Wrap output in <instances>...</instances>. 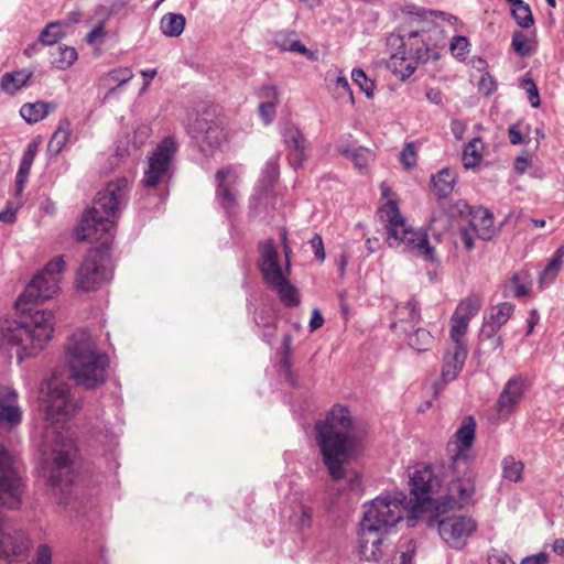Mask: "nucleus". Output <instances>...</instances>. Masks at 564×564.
<instances>
[{"mask_svg": "<svg viewBox=\"0 0 564 564\" xmlns=\"http://www.w3.org/2000/svg\"><path fill=\"white\" fill-rule=\"evenodd\" d=\"M65 261L62 257L50 261L25 286L20 301L39 302L52 299L59 291Z\"/></svg>", "mask_w": 564, "mask_h": 564, "instance_id": "f8f14e48", "label": "nucleus"}, {"mask_svg": "<svg viewBox=\"0 0 564 564\" xmlns=\"http://www.w3.org/2000/svg\"><path fill=\"white\" fill-rule=\"evenodd\" d=\"M64 35L63 24L61 22H51L41 32L39 41L44 45H54Z\"/></svg>", "mask_w": 564, "mask_h": 564, "instance_id": "79ce46f5", "label": "nucleus"}, {"mask_svg": "<svg viewBox=\"0 0 564 564\" xmlns=\"http://www.w3.org/2000/svg\"><path fill=\"white\" fill-rule=\"evenodd\" d=\"M315 431L316 443L329 476L336 481L343 479L346 476V464L360 447L349 410L334 405L324 420L316 422Z\"/></svg>", "mask_w": 564, "mask_h": 564, "instance_id": "7ed1b4c3", "label": "nucleus"}, {"mask_svg": "<svg viewBox=\"0 0 564 564\" xmlns=\"http://www.w3.org/2000/svg\"><path fill=\"white\" fill-rule=\"evenodd\" d=\"M72 124L68 119H62L48 142V151L58 154L68 142L72 134Z\"/></svg>", "mask_w": 564, "mask_h": 564, "instance_id": "c9c22d12", "label": "nucleus"}, {"mask_svg": "<svg viewBox=\"0 0 564 564\" xmlns=\"http://www.w3.org/2000/svg\"><path fill=\"white\" fill-rule=\"evenodd\" d=\"M339 152L349 159L360 171L373 160V153L364 147L340 145Z\"/></svg>", "mask_w": 564, "mask_h": 564, "instance_id": "f704fd0d", "label": "nucleus"}, {"mask_svg": "<svg viewBox=\"0 0 564 564\" xmlns=\"http://www.w3.org/2000/svg\"><path fill=\"white\" fill-rule=\"evenodd\" d=\"M351 78L368 98L373 96L375 83L367 77L366 73L361 68H355L351 72Z\"/></svg>", "mask_w": 564, "mask_h": 564, "instance_id": "de8ad7c7", "label": "nucleus"}, {"mask_svg": "<svg viewBox=\"0 0 564 564\" xmlns=\"http://www.w3.org/2000/svg\"><path fill=\"white\" fill-rule=\"evenodd\" d=\"M401 554H400V564H412V560L415 553V543L412 540H408L402 545Z\"/></svg>", "mask_w": 564, "mask_h": 564, "instance_id": "680f3d73", "label": "nucleus"}, {"mask_svg": "<svg viewBox=\"0 0 564 564\" xmlns=\"http://www.w3.org/2000/svg\"><path fill=\"white\" fill-rule=\"evenodd\" d=\"M482 306V299L480 295L471 293L465 299L460 300L456 306L454 316L460 317L465 322L469 323L480 311Z\"/></svg>", "mask_w": 564, "mask_h": 564, "instance_id": "cd10ccee", "label": "nucleus"}, {"mask_svg": "<svg viewBox=\"0 0 564 564\" xmlns=\"http://www.w3.org/2000/svg\"><path fill=\"white\" fill-rule=\"evenodd\" d=\"M512 47L521 56L530 54V45L527 36L522 32H514L512 36Z\"/></svg>", "mask_w": 564, "mask_h": 564, "instance_id": "6e6d98bb", "label": "nucleus"}, {"mask_svg": "<svg viewBox=\"0 0 564 564\" xmlns=\"http://www.w3.org/2000/svg\"><path fill=\"white\" fill-rule=\"evenodd\" d=\"M106 37L105 21L98 22L86 35L85 41L89 45L101 44Z\"/></svg>", "mask_w": 564, "mask_h": 564, "instance_id": "4d7b16f0", "label": "nucleus"}, {"mask_svg": "<svg viewBox=\"0 0 564 564\" xmlns=\"http://www.w3.org/2000/svg\"><path fill=\"white\" fill-rule=\"evenodd\" d=\"M470 226L473 231L482 240H489L494 235V217L487 209L473 215Z\"/></svg>", "mask_w": 564, "mask_h": 564, "instance_id": "a878e982", "label": "nucleus"}, {"mask_svg": "<svg viewBox=\"0 0 564 564\" xmlns=\"http://www.w3.org/2000/svg\"><path fill=\"white\" fill-rule=\"evenodd\" d=\"M187 131L193 139L212 148L220 145L225 140V133L219 123L209 119L207 115H197L188 123Z\"/></svg>", "mask_w": 564, "mask_h": 564, "instance_id": "a211bd4d", "label": "nucleus"}, {"mask_svg": "<svg viewBox=\"0 0 564 564\" xmlns=\"http://www.w3.org/2000/svg\"><path fill=\"white\" fill-rule=\"evenodd\" d=\"M388 534L375 528H368L360 523L359 553L360 556L370 562H379L383 556L384 535Z\"/></svg>", "mask_w": 564, "mask_h": 564, "instance_id": "412c9836", "label": "nucleus"}, {"mask_svg": "<svg viewBox=\"0 0 564 564\" xmlns=\"http://www.w3.org/2000/svg\"><path fill=\"white\" fill-rule=\"evenodd\" d=\"M441 486L438 477L429 465H417L410 475L411 494L415 497V502L409 509L410 520H420L424 518L425 512L431 507V495L436 492Z\"/></svg>", "mask_w": 564, "mask_h": 564, "instance_id": "9d476101", "label": "nucleus"}, {"mask_svg": "<svg viewBox=\"0 0 564 564\" xmlns=\"http://www.w3.org/2000/svg\"><path fill=\"white\" fill-rule=\"evenodd\" d=\"M52 65L57 69H68L78 58L75 47L67 45H59L51 52Z\"/></svg>", "mask_w": 564, "mask_h": 564, "instance_id": "7c9ffc66", "label": "nucleus"}, {"mask_svg": "<svg viewBox=\"0 0 564 564\" xmlns=\"http://www.w3.org/2000/svg\"><path fill=\"white\" fill-rule=\"evenodd\" d=\"M476 528V522L469 517H452L438 522L440 535L448 545L456 549L465 545Z\"/></svg>", "mask_w": 564, "mask_h": 564, "instance_id": "f3484780", "label": "nucleus"}, {"mask_svg": "<svg viewBox=\"0 0 564 564\" xmlns=\"http://www.w3.org/2000/svg\"><path fill=\"white\" fill-rule=\"evenodd\" d=\"M530 291V283L527 280V275L522 273H516L511 276L506 285L505 292L516 297L525 296Z\"/></svg>", "mask_w": 564, "mask_h": 564, "instance_id": "ea45409f", "label": "nucleus"}, {"mask_svg": "<svg viewBox=\"0 0 564 564\" xmlns=\"http://www.w3.org/2000/svg\"><path fill=\"white\" fill-rule=\"evenodd\" d=\"M216 178V199L226 214L230 215L236 212L238 200V181L239 174L234 167H225L218 170Z\"/></svg>", "mask_w": 564, "mask_h": 564, "instance_id": "dca6fc26", "label": "nucleus"}, {"mask_svg": "<svg viewBox=\"0 0 564 564\" xmlns=\"http://www.w3.org/2000/svg\"><path fill=\"white\" fill-rule=\"evenodd\" d=\"M23 411L18 392L8 386L0 387V426L11 431L22 422Z\"/></svg>", "mask_w": 564, "mask_h": 564, "instance_id": "6ab92c4d", "label": "nucleus"}, {"mask_svg": "<svg viewBox=\"0 0 564 564\" xmlns=\"http://www.w3.org/2000/svg\"><path fill=\"white\" fill-rule=\"evenodd\" d=\"M313 511L310 507L300 506V517L297 520V525L301 530L308 529L312 523Z\"/></svg>", "mask_w": 564, "mask_h": 564, "instance_id": "0e129e2a", "label": "nucleus"}, {"mask_svg": "<svg viewBox=\"0 0 564 564\" xmlns=\"http://www.w3.org/2000/svg\"><path fill=\"white\" fill-rule=\"evenodd\" d=\"M523 392L524 382L520 377L509 379L498 398V411L503 414H510L521 401Z\"/></svg>", "mask_w": 564, "mask_h": 564, "instance_id": "b1692460", "label": "nucleus"}, {"mask_svg": "<svg viewBox=\"0 0 564 564\" xmlns=\"http://www.w3.org/2000/svg\"><path fill=\"white\" fill-rule=\"evenodd\" d=\"M482 142L480 138H474L464 148L462 161L466 169H473L479 164L482 158Z\"/></svg>", "mask_w": 564, "mask_h": 564, "instance_id": "e433bc0d", "label": "nucleus"}, {"mask_svg": "<svg viewBox=\"0 0 564 564\" xmlns=\"http://www.w3.org/2000/svg\"><path fill=\"white\" fill-rule=\"evenodd\" d=\"M53 551L47 544H39L28 564H52Z\"/></svg>", "mask_w": 564, "mask_h": 564, "instance_id": "8fccbe9b", "label": "nucleus"}, {"mask_svg": "<svg viewBox=\"0 0 564 564\" xmlns=\"http://www.w3.org/2000/svg\"><path fill=\"white\" fill-rule=\"evenodd\" d=\"M432 182L436 195L440 198L447 197L454 189L456 175L454 171L449 169H443L435 176H433Z\"/></svg>", "mask_w": 564, "mask_h": 564, "instance_id": "473e14b6", "label": "nucleus"}, {"mask_svg": "<svg viewBox=\"0 0 564 564\" xmlns=\"http://www.w3.org/2000/svg\"><path fill=\"white\" fill-rule=\"evenodd\" d=\"M311 247L314 251V254L316 259L319 261H324L325 259V251H324V243L323 239L318 234H315L314 237L310 240Z\"/></svg>", "mask_w": 564, "mask_h": 564, "instance_id": "338daca9", "label": "nucleus"}, {"mask_svg": "<svg viewBox=\"0 0 564 564\" xmlns=\"http://www.w3.org/2000/svg\"><path fill=\"white\" fill-rule=\"evenodd\" d=\"M451 481L447 487L446 498L449 506L459 509L475 502L477 474L471 463H449Z\"/></svg>", "mask_w": 564, "mask_h": 564, "instance_id": "9b49d317", "label": "nucleus"}, {"mask_svg": "<svg viewBox=\"0 0 564 564\" xmlns=\"http://www.w3.org/2000/svg\"><path fill=\"white\" fill-rule=\"evenodd\" d=\"M130 0H112L108 8L105 10L106 19L111 18H126L129 14Z\"/></svg>", "mask_w": 564, "mask_h": 564, "instance_id": "09e8293b", "label": "nucleus"}, {"mask_svg": "<svg viewBox=\"0 0 564 564\" xmlns=\"http://www.w3.org/2000/svg\"><path fill=\"white\" fill-rule=\"evenodd\" d=\"M276 106L270 102L261 101L259 105V116L265 126L273 122L276 116Z\"/></svg>", "mask_w": 564, "mask_h": 564, "instance_id": "bf43d9fd", "label": "nucleus"}, {"mask_svg": "<svg viewBox=\"0 0 564 564\" xmlns=\"http://www.w3.org/2000/svg\"><path fill=\"white\" fill-rule=\"evenodd\" d=\"M451 329H449V345H466L464 337L467 333L469 323L465 322L460 317L452 315L451 317Z\"/></svg>", "mask_w": 564, "mask_h": 564, "instance_id": "c03bdc74", "label": "nucleus"}, {"mask_svg": "<svg viewBox=\"0 0 564 564\" xmlns=\"http://www.w3.org/2000/svg\"><path fill=\"white\" fill-rule=\"evenodd\" d=\"M467 358L466 345H448L442 362L441 382L443 386L454 381L462 371Z\"/></svg>", "mask_w": 564, "mask_h": 564, "instance_id": "4be33fe9", "label": "nucleus"}, {"mask_svg": "<svg viewBox=\"0 0 564 564\" xmlns=\"http://www.w3.org/2000/svg\"><path fill=\"white\" fill-rule=\"evenodd\" d=\"M279 176V163L278 158H271L267 161L261 178V185L265 191H269L273 183L276 181Z\"/></svg>", "mask_w": 564, "mask_h": 564, "instance_id": "a18cd8bd", "label": "nucleus"}, {"mask_svg": "<svg viewBox=\"0 0 564 564\" xmlns=\"http://www.w3.org/2000/svg\"><path fill=\"white\" fill-rule=\"evenodd\" d=\"M54 109V104L36 101L32 104H24L20 109V115L29 123H36L44 119Z\"/></svg>", "mask_w": 564, "mask_h": 564, "instance_id": "c85d7f7f", "label": "nucleus"}, {"mask_svg": "<svg viewBox=\"0 0 564 564\" xmlns=\"http://www.w3.org/2000/svg\"><path fill=\"white\" fill-rule=\"evenodd\" d=\"M479 90L485 95H490L496 90V82L489 74H484L478 84Z\"/></svg>", "mask_w": 564, "mask_h": 564, "instance_id": "69168bd1", "label": "nucleus"}, {"mask_svg": "<svg viewBox=\"0 0 564 564\" xmlns=\"http://www.w3.org/2000/svg\"><path fill=\"white\" fill-rule=\"evenodd\" d=\"M129 181L126 177L109 182L97 194L94 205L86 210L76 230L78 240H93L100 246L88 250L77 273V289L89 292L111 279L109 247L115 236L116 218L128 202Z\"/></svg>", "mask_w": 564, "mask_h": 564, "instance_id": "f03ea898", "label": "nucleus"}, {"mask_svg": "<svg viewBox=\"0 0 564 564\" xmlns=\"http://www.w3.org/2000/svg\"><path fill=\"white\" fill-rule=\"evenodd\" d=\"M178 149L174 137H165L149 156V165L144 171L142 184L145 187H155L167 182L172 176V161Z\"/></svg>", "mask_w": 564, "mask_h": 564, "instance_id": "ddd939ff", "label": "nucleus"}, {"mask_svg": "<svg viewBox=\"0 0 564 564\" xmlns=\"http://www.w3.org/2000/svg\"><path fill=\"white\" fill-rule=\"evenodd\" d=\"M23 200L9 202L4 210L0 212V221L13 224L17 220V212L22 206Z\"/></svg>", "mask_w": 564, "mask_h": 564, "instance_id": "5fc2aeb1", "label": "nucleus"}, {"mask_svg": "<svg viewBox=\"0 0 564 564\" xmlns=\"http://www.w3.org/2000/svg\"><path fill=\"white\" fill-rule=\"evenodd\" d=\"M400 160L406 169L413 167L416 164V150L414 143L410 142L405 144L400 153Z\"/></svg>", "mask_w": 564, "mask_h": 564, "instance_id": "13d9d810", "label": "nucleus"}, {"mask_svg": "<svg viewBox=\"0 0 564 564\" xmlns=\"http://www.w3.org/2000/svg\"><path fill=\"white\" fill-rule=\"evenodd\" d=\"M283 143L288 150V159L294 167H300L306 160L308 142L302 131L293 123H285L281 128Z\"/></svg>", "mask_w": 564, "mask_h": 564, "instance_id": "aec40b11", "label": "nucleus"}, {"mask_svg": "<svg viewBox=\"0 0 564 564\" xmlns=\"http://www.w3.org/2000/svg\"><path fill=\"white\" fill-rule=\"evenodd\" d=\"M500 327L492 323L489 318L484 317L482 326L479 333V338L481 340L491 339L497 336Z\"/></svg>", "mask_w": 564, "mask_h": 564, "instance_id": "052dcab7", "label": "nucleus"}, {"mask_svg": "<svg viewBox=\"0 0 564 564\" xmlns=\"http://www.w3.org/2000/svg\"><path fill=\"white\" fill-rule=\"evenodd\" d=\"M31 546V540L25 532L6 531L4 523L0 530V557L11 558L23 555Z\"/></svg>", "mask_w": 564, "mask_h": 564, "instance_id": "5701e85b", "label": "nucleus"}, {"mask_svg": "<svg viewBox=\"0 0 564 564\" xmlns=\"http://www.w3.org/2000/svg\"><path fill=\"white\" fill-rule=\"evenodd\" d=\"M521 87L527 91L530 105L533 108H538L540 106V96L533 79L529 77L523 78L521 82Z\"/></svg>", "mask_w": 564, "mask_h": 564, "instance_id": "603ef678", "label": "nucleus"}, {"mask_svg": "<svg viewBox=\"0 0 564 564\" xmlns=\"http://www.w3.org/2000/svg\"><path fill=\"white\" fill-rule=\"evenodd\" d=\"M40 405L47 422L40 447L44 474L53 489L59 490V503L67 505L76 447L64 424L77 413L80 403L68 382L54 373L41 386Z\"/></svg>", "mask_w": 564, "mask_h": 564, "instance_id": "f257e3e1", "label": "nucleus"}, {"mask_svg": "<svg viewBox=\"0 0 564 564\" xmlns=\"http://www.w3.org/2000/svg\"><path fill=\"white\" fill-rule=\"evenodd\" d=\"M468 47V40L460 35L454 36L449 45L452 54L459 59H464L466 57L469 52Z\"/></svg>", "mask_w": 564, "mask_h": 564, "instance_id": "3c124183", "label": "nucleus"}, {"mask_svg": "<svg viewBox=\"0 0 564 564\" xmlns=\"http://www.w3.org/2000/svg\"><path fill=\"white\" fill-rule=\"evenodd\" d=\"M185 17L181 13H166L162 17L160 29L165 36L177 37L185 29Z\"/></svg>", "mask_w": 564, "mask_h": 564, "instance_id": "2f4dec72", "label": "nucleus"}, {"mask_svg": "<svg viewBox=\"0 0 564 564\" xmlns=\"http://www.w3.org/2000/svg\"><path fill=\"white\" fill-rule=\"evenodd\" d=\"M395 314L400 322L416 324L420 321V311L414 300L408 301L405 304L395 307Z\"/></svg>", "mask_w": 564, "mask_h": 564, "instance_id": "37998d69", "label": "nucleus"}, {"mask_svg": "<svg viewBox=\"0 0 564 564\" xmlns=\"http://www.w3.org/2000/svg\"><path fill=\"white\" fill-rule=\"evenodd\" d=\"M32 75V72L25 69L6 73L1 78V89L9 95H14L26 85Z\"/></svg>", "mask_w": 564, "mask_h": 564, "instance_id": "c756f323", "label": "nucleus"}, {"mask_svg": "<svg viewBox=\"0 0 564 564\" xmlns=\"http://www.w3.org/2000/svg\"><path fill=\"white\" fill-rule=\"evenodd\" d=\"M274 43L282 51L305 55L311 61L317 59V53L307 50L305 45L296 39L294 32L278 33L274 37Z\"/></svg>", "mask_w": 564, "mask_h": 564, "instance_id": "393cba45", "label": "nucleus"}, {"mask_svg": "<svg viewBox=\"0 0 564 564\" xmlns=\"http://www.w3.org/2000/svg\"><path fill=\"white\" fill-rule=\"evenodd\" d=\"M564 259V245H561L549 260L544 270L540 273L539 284L543 288L551 284L558 275Z\"/></svg>", "mask_w": 564, "mask_h": 564, "instance_id": "bb28decb", "label": "nucleus"}, {"mask_svg": "<svg viewBox=\"0 0 564 564\" xmlns=\"http://www.w3.org/2000/svg\"><path fill=\"white\" fill-rule=\"evenodd\" d=\"M410 507L403 491H384L364 506L361 523L389 533L406 516L408 525L413 527L416 520L409 519Z\"/></svg>", "mask_w": 564, "mask_h": 564, "instance_id": "6e6552de", "label": "nucleus"}, {"mask_svg": "<svg viewBox=\"0 0 564 564\" xmlns=\"http://www.w3.org/2000/svg\"><path fill=\"white\" fill-rule=\"evenodd\" d=\"M512 15L517 23L522 28H529L533 24V15L529 4L523 1L512 6Z\"/></svg>", "mask_w": 564, "mask_h": 564, "instance_id": "49530a36", "label": "nucleus"}, {"mask_svg": "<svg viewBox=\"0 0 564 564\" xmlns=\"http://www.w3.org/2000/svg\"><path fill=\"white\" fill-rule=\"evenodd\" d=\"M476 421L473 416H465L460 426L447 443L449 463H471V446L475 441Z\"/></svg>", "mask_w": 564, "mask_h": 564, "instance_id": "2eb2a0df", "label": "nucleus"}, {"mask_svg": "<svg viewBox=\"0 0 564 564\" xmlns=\"http://www.w3.org/2000/svg\"><path fill=\"white\" fill-rule=\"evenodd\" d=\"M282 243L285 256L286 272H283L279 264V258L275 248L271 241L261 242L260 249V271L264 282L275 291L281 302L289 307L297 306L301 302L297 289L292 285L288 275L290 274V262L292 249L288 245L286 234H282Z\"/></svg>", "mask_w": 564, "mask_h": 564, "instance_id": "0eeeda50", "label": "nucleus"}, {"mask_svg": "<svg viewBox=\"0 0 564 564\" xmlns=\"http://www.w3.org/2000/svg\"><path fill=\"white\" fill-rule=\"evenodd\" d=\"M23 482L12 455L0 445V502L8 509H18L22 502Z\"/></svg>", "mask_w": 564, "mask_h": 564, "instance_id": "4468645a", "label": "nucleus"}, {"mask_svg": "<svg viewBox=\"0 0 564 564\" xmlns=\"http://www.w3.org/2000/svg\"><path fill=\"white\" fill-rule=\"evenodd\" d=\"M381 198L384 203L377 215L386 229V243L393 249H402L425 260L434 259V249L430 246L427 235L408 224L399 209L397 194L386 184H380Z\"/></svg>", "mask_w": 564, "mask_h": 564, "instance_id": "20e7f679", "label": "nucleus"}, {"mask_svg": "<svg viewBox=\"0 0 564 564\" xmlns=\"http://www.w3.org/2000/svg\"><path fill=\"white\" fill-rule=\"evenodd\" d=\"M66 361L69 377L78 386L93 389L106 381L108 357L99 351L89 330L78 329L72 334L66 344Z\"/></svg>", "mask_w": 564, "mask_h": 564, "instance_id": "423d86ee", "label": "nucleus"}, {"mask_svg": "<svg viewBox=\"0 0 564 564\" xmlns=\"http://www.w3.org/2000/svg\"><path fill=\"white\" fill-rule=\"evenodd\" d=\"M388 45L391 48L397 47V51L391 53L387 67L401 80L409 78L419 63L427 59V48L417 31L408 35L391 34Z\"/></svg>", "mask_w": 564, "mask_h": 564, "instance_id": "1a4fd4ad", "label": "nucleus"}, {"mask_svg": "<svg viewBox=\"0 0 564 564\" xmlns=\"http://www.w3.org/2000/svg\"><path fill=\"white\" fill-rule=\"evenodd\" d=\"M54 326L53 311L29 308L19 321L0 322V348L17 346L24 356H32L52 339Z\"/></svg>", "mask_w": 564, "mask_h": 564, "instance_id": "39448f33", "label": "nucleus"}, {"mask_svg": "<svg viewBox=\"0 0 564 564\" xmlns=\"http://www.w3.org/2000/svg\"><path fill=\"white\" fill-rule=\"evenodd\" d=\"M488 564H516V562L507 553L494 551L488 555Z\"/></svg>", "mask_w": 564, "mask_h": 564, "instance_id": "774afa93", "label": "nucleus"}, {"mask_svg": "<svg viewBox=\"0 0 564 564\" xmlns=\"http://www.w3.org/2000/svg\"><path fill=\"white\" fill-rule=\"evenodd\" d=\"M502 477L509 481L519 482L522 480L524 465L513 456L508 455L501 460Z\"/></svg>", "mask_w": 564, "mask_h": 564, "instance_id": "4c0bfd02", "label": "nucleus"}, {"mask_svg": "<svg viewBox=\"0 0 564 564\" xmlns=\"http://www.w3.org/2000/svg\"><path fill=\"white\" fill-rule=\"evenodd\" d=\"M404 13L412 17L415 20H427L429 15H434L435 12L427 11L423 8L415 7V6H406L404 8Z\"/></svg>", "mask_w": 564, "mask_h": 564, "instance_id": "e2e57ef3", "label": "nucleus"}, {"mask_svg": "<svg viewBox=\"0 0 564 564\" xmlns=\"http://www.w3.org/2000/svg\"><path fill=\"white\" fill-rule=\"evenodd\" d=\"M132 77L133 73L129 67H118L105 74L100 78V83L109 89V93H113L118 87L130 82Z\"/></svg>", "mask_w": 564, "mask_h": 564, "instance_id": "72a5a7b5", "label": "nucleus"}, {"mask_svg": "<svg viewBox=\"0 0 564 564\" xmlns=\"http://www.w3.org/2000/svg\"><path fill=\"white\" fill-rule=\"evenodd\" d=\"M433 344V336L424 328H417L409 336V345L417 352L426 351Z\"/></svg>", "mask_w": 564, "mask_h": 564, "instance_id": "a19ab883", "label": "nucleus"}, {"mask_svg": "<svg viewBox=\"0 0 564 564\" xmlns=\"http://www.w3.org/2000/svg\"><path fill=\"white\" fill-rule=\"evenodd\" d=\"M259 97L263 102H270L273 105H279L280 102L279 89L272 84L263 85L259 90Z\"/></svg>", "mask_w": 564, "mask_h": 564, "instance_id": "864d4df0", "label": "nucleus"}, {"mask_svg": "<svg viewBox=\"0 0 564 564\" xmlns=\"http://www.w3.org/2000/svg\"><path fill=\"white\" fill-rule=\"evenodd\" d=\"M514 311V305L509 302H502L491 307L489 318L500 328L510 319Z\"/></svg>", "mask_w": 564, "mask_h": 564, "instance_id": "58836bf2", "label": "nucleus"}]
</instances>
